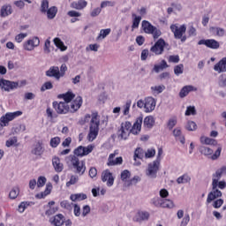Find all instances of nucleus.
<instances>
[{
	"mask_svg": "<svg viewBox=\"0 0 226 226\" xmlns=\"http://www.w3.org/2000/svg\"><path fill=\"white\" fill-rule=\"evenodd\" d=\"M90 119L87 140L93 142L98 137L100 132V115H98V112H94L91 116L89 114L85 115V123H88Z\"/></svg>",
	"mask_w": 226,
	"mask_h": 226,
	"instance_id": "f257e3e1",
	"label": "nucleus"
},
{
	"mask_svg": "<svg viewBox=\"0 0 226 226\" xmlns=\"http://www.w3.org/2000/svg\"><path fill=\"white\" fill-rule=\"evenodd\" d=\"M213 176L215 178H213L212 192H210L208 193L207 198V204H211V202H213V200L222 197V191L218 190L217 188H218V179H220L222 177V176H223V175L222 174V171L220 170H217L215 171V174H214Z\"/></svg>",
	"mask_w": 226,
	"mask_h": 226,
	"instance_id": "f03ea898",
	"label": "nucleus"
},
{
	"mask_svg": "<svg viewBox=\"0 0 226 226\" xmlns=\"http://www.w3.org/2000/svg\"><path fill=\"white\" fill-rule=\"evenodd\" d=\"M171 33L174 34L175 40H180L182 43L186 41V25H181L180 26L177 24H172L170 26Z\"/></svg>",
	"mask_w": 226,
	"mask_h": 226,
	"instance_id": "7ed1b4c3",
	"label": "nucleus"
},
{
	"mask_svg": "<svg viewBox=\"0 0 226 226\" xmlns=\"http://www.w3.org/2000/svg\"><path fill=\"white\" fill-rule=\"evenodd\" d=\"M141 29L146 34H152L154 40H158V38L162 36V30L153 26V24L147 20L142 21Z\"/></svg>",
	"mask_w": 226,
	"mask_h": 226,
	"instance_id": "20e7f679",
	"label": "nucleus"
},
{
	"mask_svg": "<svg viewBox=\"0 0 226 226\" xmlns=\"http://www.w3.org/2000/svg\"><path fill=\"white\" fill-rule=\"evenodd\" d=\"M139 109H144L145 112H153L156 109V100L153 97H146L145 100H139L137 102Z\"/></svg>",
	"mask_w": 226,
	"mask_h": 226,
	"instance_id": "39448f33",
	"label": "nucleus"
},
{
	"mask_svg": "<svg viewBox=\"0 0 226 226\" xmlns=\"http://www.w3.org/2000/svg\"><path fill=\"white\" fill-rule=\"evenodd\" d=\"M68 160L71 162V165H72V169L76 170L77 174H79V176H84V173L86 172V162L84 161H81L79 159V157L75 155H69Z\"/></svg>",
	"mask_w": 226,
	"mask_h": 226,
	"instance_id": "423d86ee",
	"label": "nucleus"
},
{
	"mask_svg": "<svg viewBox=\"0 0 226 226\" xmlns=\"http://www.w3.org/2000/svg\"><path fill=\"white\" fill-rule=\"evenodd\" d=\"M93 149H94L93 145H88L87 147L79 146L73 150V154L72 155L76 156V158H82L93 153Z\"/></svg>",
	"mask_w": 226,
	"mask_h": 226,
	"instance_id": "0eeeda50",
	"label": "nucleus"
},
{
	"mask_svg": "<svg viewBox=\"0 0 226 226\" xmlns=\"http://www.w3.org/2000/svg\"><path fill=\"white\" fill-rule=\"evenodd\" d=\"M132 133V124L129 121H125L121 124L120 130H118V138L126 140Z\"/></svg>",
	"mask_w": 226,
	"mask_h": 226,
	"instance_id": "6e6552de",
	"label": "nucleus"
},
{
	"mask_svg": "<svg viewBox=\"0 0 226 226\" xmlns=\"http://www.w3.org/2000/svg\"><path fill=\"white\" fill-rule=\"evenodd\" d=\"M165 47H167V42H165L163 38H160L156 41L154 45L150 48V52H153L155 56H162L165 50Z\"/></svg>",
	"mask_w": 226,
	"mask_h": 226,
	"instance_id": "1a4fd4ad",
	"label": "nucleus"
},
{
	"mask_svg": "<svg viewBox=\"0 0 226 226\" xmlns=\"http://www.w3.org/2000/svg\"><path fill=\"white\" fill-rule=\"evenodd\" d=\"M200 153L205 156H211V160H218V158H220V154H222V147H218L215 154H213V149L207 147H200Z\"/></svg>",
	"mask_w": 226,
	"mask_h": 226,
	"instance_id": "9d476101",
	"label": "nucleus"
},
{
	"mask_svg": "<svg viewBox=\"0 0 226 226\" xmlns=\"http://www.w3.org/2000/svg\"><path fill=\"white\" fill-rule=\"evenodd\" d=\"M52 107L56 114H68L70 112V104H66L64 102L55 101L52 102Z\"/></svg>",
	"mask_w": 226,
	"mask_h": 226,
	"instance_id": "9b49d317",
	"label": "nucleus"
},
{
	"mask_svg": "<svg viewBox=\"0 0 226 226\" xmlns=\"http://www.w3.org/2000/svg\"><path fill=\"white\" fill-rule=\"evenodd\" d=\"M0 87L4 89V91H13V89H19V81H11L8 79H1Z\"/></svg>",
	"mask_w": 226,
	"mask_h": 226,
	"instance_id": "f8f14e48",
	"label": "nucleus"
},
{
	"mask_svg": "<svg viewBox=\"0 0 226 226\" xmlns=\"http://www.w3.org/2000/svg\"><path fill=\"white\" fill-rule=\"evenodd\" d=\"M19 116H22V111L8 112L1 117L0 123H2V126H6L10 121H13V119L19 117Z\"/></svg>",
	"mask_w": 226,
	"mask_h": 226,
	"instance_id": "ddd939ff",
	"label": "nucleus"
},
{
	"mask_svg": "<svg viewBox=\"0 0 226 226\" xmlns=\"http://www.w3.org/2000/svg\"><path fill=\"white\" fill-rule=\"evenodd\" d=\"M198 45H205V47L212 49V50L220 49V42L215 39H201L198 41Z\"/></svg>",
	"mask_w": 226,
	"mask_h": 226,
	"instance_id": "4468645a",
	"label": "nucleus"
},
{
	"mask_svg": "<svg viewBox=\"0 0 226 226\" xmlns=\"http://www.w3.org/2000/svg\"><path fill=\"white\" fill-rule=\"evenodd\" d=\"M158 170H160V161L155 160L153 162L148 164V168L147 170V176L149 177H156V174H158Z\"/></svg>",
	"mask_w": 226,
	"mask_h": 226,
	"instance_id": "2eb2a0df",
	"label": "nucleus"
},
{
	"mask_svg": "<svg viewBox=\"0 0 226 226\" xmlns=\"http://www.w3.org/2000/svg\"><path fill=\"white\" fill-rule=\"evenodd\" d=\"M69 112L72 114H75L79 109L82 107V103L84 101L82 100V96H77L75 99H72L71 102H69Z\"/></svg>",
	"mask_w": 226,
	"mask_h": 226,
	"instance_id": "dca6fc26",
	"label": "nucleus"
},
{
	"mask_svg": "<svg viewBox=\"0 0 226 226\" xmlns=\"http://www.w3.org/2000/svg\"><path fill=\"white\" fill-rule=\"evenodd\" d=\"M40 45V38L34 36L32 39L27 40L26 41L24 42L23 44V49L25 50H34L36 47Z\"/></svg>",
	"mask_w": 226,
	"mask_h": 226,
	"instance_id": "f3484780",
	"label": "nucleus"
},
{
	"mask_svg": "<svg viewBox=\"0 0 226 226\" xmlns=\"http://www.w3.org/2000/svg\"><path fill=\"white\" fill-rule=\"evenodd\" d=\"M114 175L110 172V170H105L102 173V183H106L107 186L114 185Z\"/></svg>",
	"mask_w": 226,
	"mask_h": 226,
	"instance_id": "a211bd4d",
	"label": "nucleus"
},
{
	"mask_svg": "<svg viewBox=\"0 0 226 226\" xmlns=\"http://www.w3.org/2000/svg\"><path fill=\"white\" fill-rule=\"evenodd\" d=\"M46 77L56 79V80H61V74L59 72L58 66H51L46 71Z\"/></svg>",
	"mask_w": 226,
	"mask_h": 226,
	"instance_id": "6ab92c4d",
	"label": "nucleus"
},
{
	"mask_svg": "<svg viewBox=\"0 0 226 226\" xmlns=\"http://www.w3.org/2000/svg\"><path fill=\"white\" fill-rule=\"evenodd\" d=\"M144 121V118L142 117H139L136 118V121L134 122L132 128V135H139L140 133V131L142 130V122Z\"/></svg>",
	"mask_w": 226,
	"mask_h": 226,
	"instance_id": "aec40b11",
	"label": "nucleus"
},
{
	"mask_svg": "<svg viewBox=\"0 0 226 226\" xmlns=\"http://www.w3.org/2000/svg\"><path fill=\"white\" fill-rule=\"evenodd\" d=\"M58 100H64V103L67 105L71 103L73 100H75V94L72 91H68L64 94H59L57 95Z\"/></svg>",
	"mask_w": 226,
	"mask_h": 226,
	"instance_id": "412c9836",
	"label": "nucleus"
},
{
	"mask_svg": "<svg viewBox=\"0 0 226 226\" xmlns=\"http://www.w3.org/2000/svg\"><path fill=\"white\" fill-rule=\"evenodd\" d=\"M114 158H116V154H110L108 158V162H107L108 167H114L116 165H123V157L122 156L117 157L116 160H114Z\"/></svg>",
	"mask_w": 226,
	"mask_h": 226,
	"instance_id": "4be33fe9",
	"label": "nucleus"
},
{
	"mask_svg": "<svg viewBox=\"0 0 226 226\" xmlns=\"http://www.w3.org/2000/svg\"><path fill=\"white\" fill-rule=\"evenodd\" d=\"M46 211L45 215L46 216H52V215H56L57 213V210L59 209L56 206V201H49L48 205L45 206Z\"/></svg>",
	"mask_w": 226,
	"mask_h": 226,
	"instance_id": "5701e85b",
	"label": "nucleus"
},
{
	"mask_svg": "<svg viewBox=\"0 0 226 226\" xmlns=\"http://www.w3.org/2000/svg\"><path fill=\"white\" fill-rule=\"evenodd\" d=\"M144 158V149L141 147H137L134 151L133 160H134V165L139 167V165H141L142 162L139 160H142Z\"/></svg>",
	"mask_w": 226,
	"mask_h": 226,
	"instance_id": "b1692460",
	"label": "nucleus"
},
{
	"mask_svg": "<svg viewBox=\"0 0 226 226\" xmlns=\"http://www.w3.org/2000/svg\"><path fill=\"white\" fill-rule=\"evenodd\" d=\"M51 225L54 226H63L64 225V215L63 214H58L49 219Z\"/></svg>",
	"mask_w": 226,
	"mask_h": 226,
	"instance_id": "393cba45",
	"label": "nucleus"
},
{
	"mask_svg": "<svg viewBox=\"0 0 226 226\" xmlns=\"http://www.w3.org/2000/svg\"><path fill=\"white\" fill-rule=\"evenodd\" d=\"M215 72L223 73L226 72V56L222 57L217 64L214 65Z\"/></svg>",
	"mask_w": 226,
	"mask_h": 226,
	"instance_id": "a878e982",
	"label": "nucleus"
},
{
	"mask_svg": "<svg viewBox=\"0 0 226 226\" xmlns=\"http://www.w3.org/2000/svg\"><path fill=\"white\" fill-rule=\"evenodd\" d=\"M193 91H197V87H193L192 85L185 86L180 90L179 96L181 98H186V95L190 94V93H192Z\"/></svg>",
	"mask_w": 226,
	"mask_h": 226,
	"instance_id": "bb28decb",
	"label": "nucleus"
},
{
	"mask_svg": "<svg viewBox=\"0 0 226 226\" xmlns=\"http://www.w3.org/2000/svg\"><path fill=\"white\" fill-rule=\"evenodd\" d=\"M52 165L56 172H63V170L64 169V166L61 162V159L57 156L52 158Z\"/></svg>",
	"mask_w": 226,
	"mask_h": 226,
	"instance_id": "cd10ccee",
	"label": "nucleus"
},
{
	"mask_svg": "<svg viewBox=\"0 0 226 226\" xmlns=\"http://www.w3.org/2000/svg\"><path fill=\"white\" fill-rule=\"evenodd\" d=\"M11 13H13V9L11 8V5L4 4L2 6L0 10V17H8L9 15H11Z\"/></svg>",
	"mask_w": 226,
	"mask_h": 226,
	"instance_id": "c85d7f7f",
	"label": "nucleus"
},
{
	"mask_svg": "<svg viewBox=\"0 0 226 226\" xmlns=\"http://www.w3.org/2000/svg\"><path fill=\"white\" fill-rule=\"evenodd\" d=\"M44 151L43 143L41 141H38L34 148L32 150V154H34L35 156H41Z\"/></svg>",
	"mask_w": 226,
	"mask_h": 226,
	"instance_id": "c756f323",
	"label": "nucleus"
},
{
	"mask_svg": "<svg viewBox=\"0 0 226 226\" xmlns=\"http://www.w3.org/2000/svg\"><path fill=\"white\" fill-rule=\"evenodd\" d=\"M87 6V1L86 0H78L77 2H72L71 4V8L74 10H84Z\"/></svg>",
	"mask_w": 226,
	"mask_h": 226,
	"instance_id": "7c9ffc66",
	"label": "nucleus"
},
{
	"mask_svg": "<svg viewBox=\"0 0 226 226\" xmlns=\"http://www.w3.org/2000/svg\"><path fill=\"white\" fill-rule=\"evenodd\" d=\"M200 140L201 144H205L206 146H218V141L209 137L201 136Z\"/></svg>",
	"mask_w": 226,
	"mask_h": 226,
	"instance_id": "2f4dec72",
	"label": "nucleus"
},
{
	"mask_svg": "<svg viewBox=\"0 0 226 226\" xmlns=\"http://www.w3.org/2000/svg\"><path fill=\"white\" fill-rule=\"evenodd\" d=\"M132 29H139V26H140V20H142V16H137V14L132 13Z\"/></svg>",
	"mask_w": 226,
	"mask_h": 226,
	"instance_id": "473e14b6",
	"label": "nucleus"
},
{
	"mask_svg": "<svg viewBox=\"0 0 226 226\" xmlns=\"http://www.w3.org/2000/svg\"><path fill=\"white\" fill-rule=\"evenodd\" d=\"M71 200H72V202H77V200L80 201V200H86V199H87V195L85 193H76V194H72L70 196Z\"/></svg>",
	"mask_w": 226,
	"mask_h": 226,
	"instance_id": "72a5a7b5",
	"label": "nucleus"
},
{
	"mask_svg": "<svg viewBox=\"0 0 226 226\" xmlns=\"http://www.w3.org/2000/svg\"><path fill=\"white\" fill-rule=\"evenodd\" d=\"M143 124L145 128H151L152 126H154V117L152 116L146 117L144 118Z\"/></svg>",
	"mask_w": 226,
	"mask_h": 226,
	"instance_id": "f704fd0d",
	"label": "nucleus"
},
{
	"mask_svg": "<svg viewBox=\"0 0 226 226\" xmlns=\"http://www.w3.org/2000/svg\"><path fill=\"white\" fill-rule=\"evenodd\" d=\"M130 177H132V173L130 172V170H124L121 172L120 178L121 181L124 183V185H126V183H128V179H130Z\"/></svg>",
	"mask_w": 226,
	"mask_h": 226,
	"instance_id": "c9c22d12",
	"label": "nucleus"
},
{
	"mask_svg": "<svg viewBox=\"0 0 226 226\" xmlns=\"http://www.w3.org/2000/svg\"><path fill=\"white\" fill-rule=\"evenodd\" d=\"M56 47H57V49H60L62 50V52H64V50H66L68 49V47H66L64 45V42H63V41H61L59 39V37H56L54 40H53Z\"/></svg>",
	"mask_w": 226,
	"mask_h": 226,
	"instance_id": "e433bc0d",
	"label": "nucleus"
},
{
	"mask_svg": "<svg viewBox=\"0 0 226 226\" xmlns=\"http://www.w3.org/2000/svg\"><path fill=\"white\" fill-rule=\"evenodd\" d=\"M190 181H192V177H190L186 173L177 179V185H185L186 183H190Z\"/></svg>",
	"mask_w": 226,
	"mask_h": 226,
	"instance_id": "4c0bfd02",
	"label": "nucleus"
},
{
	"mask_svg": "<svg viewBox=\"0 0 226 226\" xmlns=\"http://www.w3.org/2000/svg\"><path fill=\"white\" fill-rule=\"evenodd\" d=\"M47 17L49 19H55L56 15H57V7L52 6L47 11Z\"/></svg>",
	"mask_w": 226,
	"mask_h": 226,
	"instance_id": "58836bf2",
	"label": "nucleus"
},
{
	"mask_svg": "<svg viewBox=\"0 0 226 226\" xmlns=\"http://www.w3.org/2000/svg\"><path fill=\"white\" fill-rule=\"evenodd\" d=\"M173 135L177 139H178L181 142V144H185V136H182L181 129L176 128L173 130Z\"/></svg>",
	"mask_w": 226,
	"mask_h": 226,
	"instance_id": "ea45409f",
	"label": "nucleus"
},
{
	"mask_svg": "<svg viewBox=\"0 0 226 226\" xmlns=\"http://www.w3.org/2000/svg\"><path fill=\"white\" fill-rule=\"evenodd\" d=\"M139 181H140V177L134 176L132 178L129 179L126 182L125 186H127L129 188L130 186H133V185H137V183H139Z\"/></svg>",
	"mask_w": 226,
	"mask_h": 226,
	"instance_id": "a19ab883",
	"label": "nucleus"
},
{
	"mask_svg": "<svg viewBox=\"0 0 226 226\" xmlns=\"http://www.w3.org/2000/svg\"><path fill=\"white\" fill-rule=\"evenodd\" d=\"M164 90H165V86L163 85L151 87V91L153 94H160V93H163Z\"/></svg>",
	"mask_w": 226,
	"mask_h": 226,
	"instance_id": "79ce46f5",
	"label": "nucleus"
},
{
	"mask_svg": "<svg viewBox=\"0 0 226 226\" xmlns=\"http://www.w3.org/2000/svg\"><path fill=\"white\" fill-rule=\"evenodd\" d=\"M61 144V138H59L58 136L54 137L50 139L49 141V145L51 147H57V146H59Z\"/></svg>",
	"mask_w": 226,
	"mask_h": 226,
	"instance_id": "37998d69",
	"label": "nucleus"
},
{
	"mask_svg": "<svg viewBox=\"0 0 226 226\" xmlns=\"http://www.w3.org/2000/svg\"><path fill=\"white\" fill-rule=\"evenodd\" d=\"M19 193H20V190H19V187H14L10 192L9 198L11 200H15L17 199V197H19Z\"/></svg>",
	"mask_w": 226,
	"mask_h": 226,
	"instance_id": "c03bdc74",
	"label": "nucleus"
},
{
	"mask_svg": "<svg viewBox=\"0 0 226 226\" xmlns=\"http://www.w3.org/2000/svg\"><path fill=\"white\" fill-rule=\"evenodd\" d=\"M185 72V65L183 64H179L174 67V73L175 75H181Z\"/></svg>",
	"mask_w": 226,
	"mask_h": 226,
	"instance_id": "a18cd8bd",
	"label": "nucleus"
},
{
	"mask_svg": "<svg viewBox=\"0 0 226 226\" xmlns=\"http://www.w3.org/2000/svg\"><path fill=\"white\" fill-rule=\"evenodd\" d=\"M161 207H168V208H171L174 207V202L170 200H162Z\"/></svg>",
	"mask_w": 226,
	"mask_h": 226,
	"instance_id": "49530a36",
	"label": "nucleus"
},
{
	"mask_svg": "<svg viewBox=\"0 0 226 226\" xmlns=\"http://www.w3.org/2000/svg\"><path fill=\"white\" fill-rule=\"evenodd\" d=\"M77 183H79V177L72 175L70 178V181L66 183V186L67 188H70V186L72 185H77Z\"/></svg>",
	"mask_w": 226,
	"mask_h": 226,
	"instance_id": "de8ad7c7",
	"label": "nucleus"
},
{
	"mask_svg": "<svg viewBox=\"0 0 226 226\" xmlns=\"http://www.w3.org/2000/svg\"><path fill=\"white\" fill-rule=\"evenodd\" d=\"M54 87V85H52V82L50 81H46L41 87V93L49 90V89H52Z\"/></svg>",
	"mask_w": 226,
	"mask_h": 226,
	"instance_id": "09e8293b",
	"label": "nucleus"
},
{
	"mask_svg": "<svg viewBox=\"0 0 226 226\" xmlns=\"http://www.w3.org/2000/svg\"><path fill=\"white\" fill-rule=\"evenodd\" d=\"M132 107V101H127L125 105H124L123 114L124 116H128L130 114V108Z\"/></svg>",
	"mask_w": 226,
	"mask_h": 226,
	"instance_id": "8fccbe9b",
	"label": "nucleus"
},
{
	"mask_svg": "<svg viewBox=\"0 0 226 226\" xmlns=\"http://www.w3.org/2000/svg\"><path fill=\"white\" fill-rule=\"evenodd\" d=\"M46 183H47V178L45 177L41 176L37 179V187L43 188V186H45Z\"/></svg>",
	"mask_w": 226,
	"mask_h": 226,
	"instance_id": "3c124183",
	"label": "nucleus"
},
{
	"mask_svg": "<svg viewBox=\"0 0 226 226\" xmlns=\"http://www.w3.org/2000/svg\"><path fill=\"white\" fill-rule=\"evenodd\" d=\"M197 114V110L195 109V106H188L185 111V116H195Z\"/></svg>",
	"mask_w": 226,
	"mask_h": 226,
	"instance_id": "603ef678",
	"label": "nucleus"
},
{
	"mask_svg": "<svg viewBox=\"0 0 226 226\" xmlns=\"http://www.w3.org/2000/svg\"><path fill=\"white\" fill-rule=\"evenodd\" d=\"M186 130L195 132V130H197V124L193 121H189L186 124Z\"/></svg>",
	"mask_w": 226,
	"mask_h": 226,
	"instance_id": "864d4df0",
	"label": "nucleus"
},
{
	"mask_svg": "<svg viewBox=\"0 0 226 226\" xmlns=\"http://www.w3.org/2000/svg\"><path fill=\"white\" fill-rule=\"evenodd\" d=\"M48 10H49V0H42L41 4V13H47Z\"/></svg>",
	"mask_w": 226,
	"mask_h": 226,
	"instance_id": "5fc2aeb1",
	"label": "nucleus"
},
{
	"mask_svg": "<svg viewBox=\"0 0 226 226\" xmlns=\"http://www.w3.org/2000/svg\"><path fill=\"white\" fill-rule=\"evenodd\" d=\"M17 142H18L17 137H13L6 140L5 146L6 147H11V146H15Z\"/></svg>",
	"mask_w": 226,
	"mask_h": 226,
	"instance_id": "6e6d98bb",
	"label": "nucleus"
},
{
	"mask_svg": "<svg viewBox=\"0 0 226 226\" xmlns=\"http://www.w3.org/2000/svg\"><path fill=\"white\" fill-rule=\"evenodd\" d=\"M43 50L45 54H50V38L45 41Z\"/></svg>",
	"mask_w": 226,
	"mask_h": 226,
	"instance_id": "4d7b16f0",
	"label": "nucleus"
},
{
	"mask_svg": "<svg viewBox=\"0 0 226 226\" xmlns=\"http://www.w3.org/2000/svg\"><path fill=\"white\" fill-rule=\"evenodd\" d=\"M66 72H68V66H66V64H62L59 70L60 77H64Z\"/></svg>",
	"mask_w": 226,
	"mask_h": 226,
	"instance_id": "13d9d810",
	"label": "nucleus"
},
{
	"mask_svg": "<svg viewBox=\"0 0 226 226\" xmlns=\"http://www.w3.org/2000/svg\"><path fill=\"white\" fill-rule=\"evenodd\" d=\"M176 124H177V119L176 117L170 118L168 121V128H169V130H172V128H174V126H176Z\"/></svg>",
	"mask_w": 226,
	"mask_h": 226,
	"instance_id": "bf43d9fd",
	"label": "nucleus"
},
{
	"mask_svg": "<svg viewBox=\"0 0 226 226\" xmlns=\"http://www.w3.org/2000/svg\"><path fill=\"white\" fill-rule=\"evenodd\" d=\"M162 202H163V200H162L161 198H154L152 200V204L154 206H155V207H162Z\"/></svg>",
	"mask_w": 226,
	"mask_h": 226,
	"instance_id": "052dcab7",
	"label": "nucleus"
},
{
	"mask_svg": "<svg viewBox=\"0 0 226 226\" xmlns=\"http://www.w3.org/2000/svg\"><path fill=\"white\" fill-rule=\"evenodd\" d=\"M138 216L140 218V220H149V212H138Z\"/></svg>",
	"mask_w": 226,
	"mask_h": 226,
	"instance_id": "680f3d73",
	"label": "nucleus"
},
{
	"mask_svg": "<svg viewBox=\"0 0 226 226\" xmlns=\"http://www.w3.org/2000/svg\"><path fill=\"white\" fill-rule=\"evenodd\" d=\"M156 154V150L154 148H149L147 151L145 153V157L146 158H153Z\"/></svg>",
	"mask_w": 226,
	"mask_h": 226,
	"instance_id": "e2e57ef3",
	"label": "nucleus"
},
{
	"mask_svg": "<svg viewBox=\"0 0 226 226\" xmlns=\"http://www.w3.org/2000/svg\"><path fill=\"white\" fill-rule=\"evenodd\" d=\"M110 28H107V29H102L100 31V35H99V38L102 37V38H107V36H109V34H110Z\"/></svg>",
	"mask_w": 226,
	"mask_h": 226,
	"instance_id": "0e129e2a",
	"label": "nucleus"
},
{
	"mask_svg": "<svg viewBox=\"0 0 226 226\" xmlns=\"http://www.w3.org/2000/svg\"><path fill=\"white\" fill-rule=\"evenodd\" d=\"M27 37V34H19L18 35H16L15 37V41H17V43H22V41H24V38Z\"/></svg>",
	"mask_w": 226,
	"mask_h": 226,
	"instance_id": "69168bd1",
	"label": "nucleus"
},
{
	"mask_svg": "<svg viewBox=\"0 0 226 226\" xmlns=\"http://www.w3.org/2000/svg\"><path fill=\"white\" fill-rule=\"evenodd\" d=\"M107 6H116V2L103 1L101 3V8H107Z\"/></svg>",
	"mask_w": 226,
	"mask_h": 226,
	"instance_id": "338daca9",
	"label": "nucleus"
},
{
	"mask_svg": "<svg viewBox=\"0 0 226 226\" xmlns=\"http://www.w3.org/2000/svg\"><path fill=\"white\" fill-rule=\"evenodd\" d=\"M221 206H223V200L219 199L214 201L213 207H215V209H219Z\"/></svg>",
	"mask_w": 226,
	"mask_h": 226,
	"instance_id": "774afa93",
	"label": "nucleus"
}]
</instances>
